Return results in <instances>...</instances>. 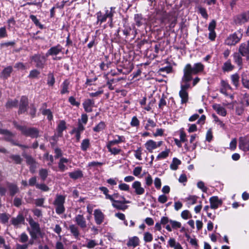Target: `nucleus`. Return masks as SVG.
Returning a JSON list of instances; mask_svg holds the SVG:
<instances>
[{
	"instance_id": "29",
	"label": "nucleus",
	"mask_w": 249,
	"mask_h": 249,
	"mask_svg": "<svg viewBox=\"0 0 249 249\" xmlns=\"http://www.w3.org/2000/svg\"><path fill=\"white\" fill-rule=\"evenodd\" d=\"M242 82L243 86L249 89V74L243 72L242 74Z\"/></svg>"
},
{
	"instance_id": "37",
	"label": "nucleus",
	"mask_w": 249,
	"mask_h": 249,
	"mask_svg": "<svg viewBox=\"0 0 249 249\" xmlns=\"http://www.w3.org/2000/svg\"><path fill=\"white\" fill-rule=\"evenodd\" d=\"M71 233L75 238H78L79 235V231L77 227L74 225H71L69 227Z\"/></svg>"
},
{
	"instance_id": "5",
	"label": "nucleus",
	"mask_w": 249,
	"mask_h": 249,
	"mask_svg": "<svg viewBox=\"0 0 249 249\" xmlns=\"http://www.w3.org/2000/svg\"><path fill=\"white\" fill-rule=\"evenodd\" d=\"M29 223L31 227L29 233L31 238L33 239H36L38 236L41 234L39 225L37 222H35L33 219H31Z\"/></svg>"
},
{
	"instance_id": "6",
	"label": "nucleus",
	"mask_w": 249,
	"mask_h": 249,
	"mask_svg": "<svg viewBox=\"0 0 249 249\" xmlns=\"http://www.w3.org/2000/svg\"><path fill=\"white\" fill-rule=\"evenodd\" d=\"M234 23L237 25H242L249 20V10L235 16L233 18Z\"/></svg>"
},
{
	"instance_id": "31",
	"label": "nucleus",
	"mask_w": 249,
	"mask_h": 249,
	"mask_svg": "<svg viewBox=\"0 0 249 249\" xmlns=\"http://www.w3.org/2000/svg\"><path fill=\"white\" fill-rule=\"evenodd\" d=\"M7 187L9 190L10 195L12 196H14L16 193L19 191V189L17 185L12 183H8Z\"/></svg>"
},
{
	"instance_id": "20",
	"label": "nucleus",
	"mask_w": 249,
	"mask_h": 249,
	"mask_svg": "<svg viewBox=\"0 0 249 249\" xmlns=\"http://www.w3.org/2000/svg\"><path fill=\"white\" fill-rule=\"evenodd\" d=\"M211 208L213 209H217L221 204L222 202L216 196H212L210 198Z\"/></svg>"
},
{
	"instance_id": "51",
	"label": "nucleus",
	"mask_w": 249,
	"mask_h": 249,
	"mask_svg": "<svg viewBox=\"0 0 249 249\" xmlns=\"http://www.w3.org/2000/svg\"><path fill=\"white\" fill-rule=\"evenodd\" d=\"M88 120V115L86 114H83L81 115V118L78 120V124H79L80 123L81 124H82L84 125L87 123Z\"/></svg>"
},
{
	"instance_id": "55",
	"label": "nucleus",
	"mask_w": 249,
	"mask_h": 249,
	"mask_svg": "<svg viewBox=\"0 0 249 249\" xmlns=\"http://www.w3.org/2000/svg\"><path fill=\"white\" fill-rule=\"evenodd\" d=\"M233 68V66L230 62H226L224 63L223 69L224 71H230Z\"/></svg>"
},
{
	"instance_id": "32",
	"label": "nucleus",
	"mask_w": 249,
	"mask_h": 249,
	"mask_svg": "<svg viewBox=\"0 0 249 249\" xmlns=\"http://www.w3.org/2000/svg\"><path fill=\"white\" fill-rule=\"evenodd\" d=\"M180 164L181 161L179 160L176 158H174L170 167L173 170H176L178 168V166Z\"/></svg>"
},
{
	"instance_id": "57",
	"label": "nucleus",
	"mask_w": 249,
	"mask_h": 249,
	"mask_svg": "<svg viewBox=\"0 0 249 249\" xmlns=\"http://www.w3.org/2000/svg\"><path fill=\"white\" fill-rule=\"evenodd\" d=\"M40 74V72L37 70H33L30 71L28 77L30 78H36Z\"/></svg>"
},
{
	"instance_id": "43",
	"label": "nucleus",
	"mask_w": 249,
	"mask_h": 249,
	"mask_svg": "<svg viewBox=\"0 0 249 249\" xmlns=\"http://www.w3.org/2000/svg\"><path fill=\"white\" fill-rule=\"evenodd\" d=\"M22 156L26 159L27 164L29 165L36 162L32 156L28 155L26 153H23Z\"/></svg>"
},
{
	"instance_id": "49",
	"label": "nucleus",
	"mask_w": 249,
	"mask_h": 249,
	"mask_svg": "<svg viewBox=\"0 0 249 249\" xmlns=\"http://www.w3.org/2000/svg\"><path fill=\"white\" fill-rule=\"evenodd\" d=\"M169 152L170 150L169 149H166V150L161 152L157 157V160H159L166 158L168 156Z\"/></svg>"
},
{
	"instance_id": "10",
	"label": "nucleus",
	"mask_w": 249,
	"mask_h": 249,
	"mask_svg": "<svg viewBox=\"0 0 249 249\" xmlns=\"http://www.w3.org/2000/svg\"><path fill=\"white\" fill-rule=\"evenodd\" d=\"M31 59L36 63V67L40 69L44 68L46 62V59L44 56L38 54H35L31 57Z\"/></svg>"
},
{
	"instance_id": "39",
	"label": "nucleus",
	"mask_w": 249,
	"mask_h": 249,
	"mask_svg": "<svg viewBox=\"0 0 249 249\" xmlns=\"http://www.w3.org/2000/svg\"><path fill=\"white\" fill-rule=\"evenodd\" d=\"M39 175L42 180L45 181L48 176V170L41 168L39 170Z\"/></svg>"
},
{
	"instance_id": "28",
	"label": "nucleus",
	"mask_w": 249,
	"mask_h": 249,
	"mask_svg": "<svg viewBox=\"0 0 249 249\" xmlns=\"http://www.w3.org/2000/svg\"><path fill=\"white\" fill-rule=\"evenodd\" d=\"M179 95L181 98V104H186L188 101L189 96L187 91L180 90L179 92Z\"/></svg>"
},
{
	"instance_id": "54",
	"label": "nucleus",
	"mask_w": 249,
	"mask_h": 249,
	"mask_svg": "<svg viewBox=\"0 0 249 249\" xmlns=\"http://www.w3.org/2000/svg\"><path fill=\"white\" fill-rule=\"evenodd\" d=\"M10 215L5 213H0V219L2 223L5 224L8 221Z\"/></svg>"
},
{
	"instance_id": "14",
	"label": "nucleus",
	"mask_w": 249,
	"mask_h": 249,
	"mask_svg": "<svg viewBox=\"0 0 249 249\" xmlns=\"http://www.w3.org/2000/svg\"><path fill=\"white\" fill-rule=\"evenodd\" d=\"M28 106V98L25 96H22L20 101L18 113L21 114L26 111Z\"/></svg>"
},
{
	"instance_id": "17",
	"label": "nucleus",
	"mask_w": 249,
	"mask_h": 249,
	"mask_svg": "<svg viewBox=\"0 0 249 249\" xmlns=\"http://www.w3.org/2000/svg\"><path fill=\"white\" fill-rule=\"evenodd\" d=\"M132 187L135 190V193L137 195H142L144 193V189L142 187L141 183L139 181H134Z\"/></svg>"
},
{
	"instance_id": "15",
	"label": "nucleus",
	"mask_w": 249,
	"mask_h": 249,
	"mask_svg": "<svg viewBox=\"0 0 249 249\" xmlns=\"http://www.w3.org/2000/svg\"><path fill=\"white\" fill-rule=\"evenodd\" d=\"M74 221L81 228L84 229L87 227V223L83 215H76L74 218Z\"/></svg>"
},
{
	"instance_id": "59",
	"label": "nucleus",
	"mask_w": 249,
	"mask_h": 249,
	"mask_svg": "<svg viewBox=\"0 0 249 249\" xmlns=\"http://www.w3.org/2000/svg\"><path fill=\"white\" fill-rule=\"evenodd\" d=\"M28 236L27 234L25 232L22 233L19 236V241L21 243H25L28 241Z\"/></svg>"
},
{
	"instance_id": "7",
	"label": "nucleus",
	"mask_w": 249,
	"mask_h": 249,
	"mask_svg": "<svg viewBox=\"0 0 249 249\" xmlns=\"http://www.w3.org/2000/svg\"><path fill=\"white\" fill-rule=\"evenodd\" d=\"M122 199L121 200H115L112 198L110 201L112 202V206L118 209L121 210H125L128 208V206L125 205V204L129 203V201L126 200L125 197H121Z\"/></svg>"
},
{
	"instance_id": "4",
	"label": "nucleus",
	"mask_w": 249,
	"mask_h": 249,
	"mask_svg": "<svg viewBox=\"0 0 249 249\" xmlns=\"http://www.w3.org/2000/svg\"><path fill=\"white\" fill-rule=\"evenodd\" d=\"M65 202V196L61 195H57L56 196L53 204L55 207V212L57 214H61L64 213L65 211L64 205Z\"/></svg>"
},
{
	"instance_id": "56",
	"label": "nucleus",
	"mask_w": 249,
	"mask_h": 249,
	"mask_svg": "<svg viewBox=\"0 0 249 249\" xmlns=\"http://www.w3.org/2000/svg\"><path fill=\"white\" fill-rule=\"evenodd\" d=\"M36 188L41 190L43 191L47 192L49 190V188L45 184H36Z\"/></svg>"
},
{
	"instance_id": "50",
	"label": "nucleus",
	"mask_w": 249,
	"mask_h": 249,
	"mask_svg": "<svg viewBox=\"0 0 249 249\" xmlns=\"http://www.w3.org/2000/svg\"><path fill=\"white\" fill-rule=\"evenodd\" d=\"M42 113L43 115L47 116L49 120H52L53 119V116L50 109H43L42 110Z\"/></svg>"
},
{
	"instance_id": "46",
	"label": "nucleus",
	"mask_w": 249,
	"mask_h": 249,
	"mask_svg": "<svg viewBox=\"0 0 249 249\" xmlns=\"http://www.w3.org/2000/svg\"><path fill=\"white\" fill-rule=\"evenodd\" d=\"M10 158L16 164H20L23 160L20 156L18 155H12L10 156Z\"/></svg>"
},
{
	"instance_id": "53",
	"label": "nucleus",
	"mask_w": 249,
	"mask_h": 249,
	"mask_svg": "<svg viewBox=\"0 0 249 249\" xmlns=\"http://www.w3.org/2000/svg\"><path fill=\"white\" fill-rule=\"evenodd\" d=\"M18 104V101L16 99L14 100H8L6 103L7 107L11 108L13 107H17Z\"/></svg>"
},
{
	"instance_id": "64",
	"label": "nucleus",
	"mask_w": 249,
	"mask_h": 249,
	"mask_svg": "<svg viewBox=\"0 0 249 249\" xmlns=\"http://www.w3.org/2000/svg\"><path fill=\"white\" fill-rule=\"evenodd\" d=\"M156 125V123L152 120L149 119L147 121V124H146L145 128L146 129L149 130V127H154Z\"/></svg>"
},
{
	"instance_id": "22",
	"label": "nucleus",
	"mask_w": 249,
	"mask_h": 249,
	"mask_svg": "<svg viewBox=\"0 0 249 249\" xmlns=\"http://www.w3.org/2000/svg\"><path fill=\"white\" fill-rule=\"evenodd\" d=\"M69 177L74 180L83 178V174L81 170L78 169L69 173Z\"/></svg>"
},
{
	"instance_id": "44",
	"label": "nucleus",
	"mask_w": 249,
	"mask_h": 249,
	"mask_svg": "<svg viewBox=\"0 0 249 249\" xmlns=\"http://www.w3.org/2000/svg\"><path fill=\"white\" fill-rule=\"evenodd\" d=\"M99 189L101 191H102L103 193V194L105 195L106 199H109L110 200L112 198V196H111V195L108 194L109 190L107 187H99Z\"/></svg>"
},
{
	"instance_id": "30",
	"label": "nucleus",
	"mask_w": 249,
	"mask_h": 249,
	"mask_svg": "<svg viewBox=\"0 0 249 249\" xmlns=\"http://www.w3.org/2000/svg\"><path fill=\"white\" fill-rule=\"evenodd\" d=\"M168 244L170 247L173 248L174 249H183L181 245L178 242H177L173 238H170L168 241Z\"/></svg>"
},
{
	"instance_id": "11",
	"label": "nucleus",
	"mask_w": 249,
	"mask_h": 249,
	"mask_svg": "<svg viewBox=\"0 0 249 249\" xmlns=\"http://www.w3.org/2000/svg\"><path fill=\"white\" fill-rule=\"evenodd\" d=\"M241 39L238 37L236 34L230 35L225 39V44L228 46H235L238 43Z\"/></svg>"
},
{
	"instance_id": "35",
	"label": "nucleus",
	"mask_w": 249,
	"mask_h": 249,
	"mask_svg": "<svg viewBox=\"0 0 249 249\" xmlns=\"http://www.w3.org/2000/svg\"><path fill=\"white\" fill-rule=\"evenodd\" d=\"M106 126L105 122L101 121L95 127L93 128V130L96 132H99L103 130Z\"/></svg>"
},
{
	"instance_id": "23",
	"label": "nucleus",
	"mask_w": 249,
	"mask_h": 249,
	"mask_svg": "<svg viewBox=\"0 0 249 249\" xmlns=\"http://www.w3.org/2000/svg\"><path fill=\"white\" fill-rule=\"evenodd\" d=\"M213 108L216 111L217 114L222 116H225L227 114L226 109L219 104H215L213 106Z\"/></svg>"
},
{
	"instance_id": "19",
	"label": "nucleus",
	"mask_w": 249,
	"mask_h": 249,
	"mask_svg": "<svg viewBox=\"0 0 249 249\" xmlns=\"http://www.w3.org/2000/svg\"><path fill=\"white\" fill-rule=\"evenodd\" d=\"M94 105V101L89 99L86 100L83 103V107L87 112H91L92 111Z\"/></svg>"
},
{
	"instance_id": "2",
	"label": "nucleus",
	"mask_w": 249,
	"mask_h": 249,
	"mask_svg": "<svg viewBox=\"0 0 249 249\" xmlns=\"http://www.w3.org/2000/svg\"><path fill=\"white\" fill-rule=\"evenodd\" d=\"M14 125L25 136L30 137L32 138H36L40 136L39 131L36 127H28L24 125H18L16 123H14Z\"/></svg>"
},
{
	"instance_id": "61",
	"label": "nucleus",
	"mask_w": 249,
	"mask_h": 249,
	"mask_svg": "<svg viewBox=\"0 0 249 249\" xmlns=\"http://www.w3.org/2000/svg\"><path fill=\"white\" fill-rule=\"evenodd\" d=\"M69 102L72 105L78 107L80 105V103L76 101L75 98L73 96H70L69 98Z\"/></svg>"
},
{
	"instance_id": "25",
	"label": "nucleus",
	"mask_w": 249,
	"mask_h": 249,
	"mask_svg": "<svg viewBox=\"0 0 249 249\" xmlns=\"http://www.w3.org/2000/svg\"><path fill=\"white\" fill-rule=\"evenodd\" d=\"M128 247L135 248L139 245V239L137 236H133L130 238L126 244Z\"/></svg>"
},
{
	"instance_id": "63",
	"label": "nucleus",
	"mask_w": 249,
	"mask_h": 249,
	"mask_svg": "<svg viewBox=\"0 0 249 249\" xmlns=\"http://www.w3.org/2000/svg\"><path fill=\"white\" fill-rule=\"evenodd\" d=\"M166 105V102L165 100V97L163 95L160 99L159 103V107L160 109H162L163 107Z\"/></svg>"
},
{
	"instance_id": "8",
	"label": "nucleus",
	"mask_w": 249,
	"mask_h": 249,
	"mask_svg": "<svg viewBox=\"0 0 249 249\" xmlns=\"http://www.w3.org/2000/svg\"><path fill=\"white\" fill-rule=\"evenodd\" d=\"M192 77L189 75L188 72H183L181 79L180 88L182 91H186L190 87L189 82L192 80Z\"/></svg>"
},
{
	"instance_id": "18",
	"label": "nucleus",
	"mask_w": 249,
	"mask_h": 249,
	"mask_svg": "<svg viewBox=\"0 0 249 249\" xmlns=\"http://www.w3.org/2000/svg\"><path fill=\"white\" fill-rule=\"evenodd\" d=\"M0 134L4 136V139L7 141L11 142L13 144L15 143L13 138L14 134L6 129H0Z\"/></svg>"
},
{
	"instance_id": "42",
	"label": "nucleus",
	"mask_w": 249,
	"mask_h": 249,
	"mask_svg": "<svg viewBox=\"0 0 249 249\" xmlns=\"http://www.w3.org/2000/svg\"><path fill=\"white\" fill-rule=\"evenodd\" d=\"M98 245V243L97 242L94 240H88L87 241V243L86 245H84V247H86L88 249H93L95 246Z\"/></svg>"
},
{
	"instance_id": "36",
	"label": "nucleus",
	"mask_w": 249,
	"mask_h": 249,
	"mask_svg": "<svg viewBox=\"0 0 249 249\" xmlns=\"http://www.w3.org/2000/svg\"><path fill=\"white\" fill-rule=\"evenodd\" d=\"M134 20L136 23V24L138 27L141 26L143 23L144 21V19L142 18L141 15L140 14H136L134 16Z\"/></svg>"
},
{
	"instance_id": "41",
	"label": "nucleus",
	"mask_w": 249,
	"mask_h": 249,
	"mask_svg": "<svg viewBox=\"0 0 249 249\" xmlns=\"http://www.w3.org/2000/svg\"><path fill=\"white\" fill-rule=\"evenodd\" d=\"M113 145H110L109 144L107 145V147L109 152L114 155L119 154L121 149L120 148H117L116 147H112Z\"/></svg>"
},
{
	"instance_id": "33",
	"label": "nucleus",
	"mask_w": 249,
	"mask_h": 249,
	"mask_svg": "<svg viewBox=\"0 0 249 249\" xmlns=\"http://www.w3.org/2000/svg\"><path fill=\"white\" fill-rule=\"evenodd\" d=\"M90 146V141L89 139H84L81 144V149L83 151H86Z\"/></svg>"
},
{
	"instance_id": "1",
	"label": "nucleus",
	"mask_w": 249,
	"mask_h": 249,
	"mask_svg": "<svg viewBox=\"0 0 249 249\" xmlns=\"http://www.w3.org/2000/svg\"><path fill=\"white\" fill-rule=\"evenodd\" d=\"M115 7H111L109 9H106L105 13H102L99 11L97 13V23H101L105 22L107 21V18H109L108 22L109 23V26L112 27L113 25V17L115 13L114 10Z\"/></svg>"
},
{
	"instance_id": "38",
	"label": "nucleus",
	"mask_w": 249,
	"mask_h": 249,
	"mask_svg": "<svg viewBox=\"0 0 249 249\" xmlns=\"http://www.w3.org/2000/svg\"><path fill=\"white\" fill-rule=\"evenodd\" d=\"M70 83L67 80H65L63 83L62 84V89L61 90V93L62 94L69 93V91L68 90L69 86Z\"/></svg>"
},
{
	"instance_id": "26",
	"label": "nucleus",
	"mask_w": 249,
	"mask_h": 249,
	"mask_svg": "<svg viewBox=\"0 0 249 249\" xmlns=\"http://www.w3.org/2000/svg\"><path fill=\"white\" fill-rule=\"evenodd\" d=\"M233 60L234 62L240 67L241 69L242 68V63H243V59L242 56H243L239 52L235 53L233 54Z\"/></svg>"
},
{
	"instance_id": "40",
	"label": "nucleus",
	"mask_w": 249,
	"mask_h": 249,
	"mask_svg": "<svg viewBox=\"0 0 249 249\" xmlns=\"http://www.w3.org/2000/svg\"><path fill=\"white\" fill-rule=\"evenodd\" d=\"M66 129V123L64 121H61L57 126L58 135L61 136L62 132Z\"/></svg>"
},
{
	"instance_id": "58",
	"label": "nucleus",
	"mask_w": 249,
	"mask_h": 249,
	"mask_svg": "<svg viewBox=\"0 0 249 249\" xmlns=\"http://www.w3.org/2000/svg\"><path fill=\"white\" fill-rule=\"evenodd\" d=\"M181 216L184 219H187L192 217V215L188 210H184L182 212Z\"/></svg>"
},
{
	"instance_id": "24",
	"label": "nucleus",
	"mask_w": 249,
	"mask_h": 249,
	"mask_svg": "<svg viewBox=\"0 0 249 249\" xmlns=\"http://www.w3.org/2000/svg\"><path fill=\"white\" fill-rule=\"evenodd\" d=\"M24 222V218L22 214H19L16 217H13L11 223L14 226H17Z\"/></svg>"
},
{
	"instance_id": "60",
	"label": "nucleus",
	"mask_w": 249,
	"mask_h": 249,
	"mask_svg": "<svg viewBox=\"0 0 249 249\" xmlns=\"http://www.w3.org/2000/svg\"><path fill=\"white\" fill-rule=\"evenodd\" d=\"M197 197L195 196H190L186 198L187 200L189 201L190 204H194L196 203Z\"/></svg>"
},
{
	"instance_id": "13",
	"label": "nucleus",
	"mask_w": 249,
	"mask_h": 249,
	"mask_svg": "<svg viewBox=\"0 0 249 249\" xmlns=\"http://www.w3.org/2000/svg\"><path fill=\"white\" fill-rule=\"evenodd\" d=\"M62 50V47L60 45L58 44L56 46H53L49 49L46 53V55L47 56L50 55H56L61 52Z\"/></svg>"
},
{
	"instance_id": "3",
	"label": "nucleus",
	"mask_w": 249,
	"mask_h": 249,
	"mask_svg": "<svg viewBox=\"0 0 249 249\" xmlns=\"http://www.w3.org/2000/svg\"><path fill=\"white\" fill-rule=\"evenodd\" d=\"M204 65L201 63H195L193 66L190 64L186 65L183 69V72H188L189 75L192 77L193 74H196L198 72H201L204 70Z\"/></svg>"
},
{
	"instance_id": "27",
	"label": "nucleus",
	"mask_w": 249,
	"mask_h": 249,
	"mask_svg": "<svg viewBox=\"0 0 249 249\" xmlns=\"http://www.w3.org/2000/svg\"><path fill=\"white\" fill-rule=\"evenodd\" d=\"M69 161L68 159L65 158H61L58 163V168L61 172H64L67 170L68 168L65 165V163H68Z\"/></svg>"
},
{
	"instance_id": "62",
	"label": "nucleus",
	"mask_w": 249,
	"mask_h": 249,
	"mask_svg": "<svg viewBox=\"0 0 249 249\" xmlns=\"http://www.w3.org/2000/svg\"><path fill=\"white\" fill-rule=\"evenodd\" d=\"M170 223L171 224L172 227L173 229L179 228L181 227V224L180 222L172 220H170Z\"/></svg>"
},
{
	"instance_id": "16",
	"label": "nucleus",
	"mask_w": 249,
	"mask_h": 249,
	"mask_svg": "<svg viewBox=\"0 0 249 249\" xmlns=\"http://www.w3.org/2000/svg\"><path fill=\"white\" fill-rule=\"evenodd\" d=\"M94 216L96 223L100 225L104 221V214L99 209H96L94 211Z\"/></svg>"
},
{
	"instance_id": "47",
	"label": "nucleus",
	"mask_w": 249,
	"mask_h": 249,
	"mask_svg": "<svg viewBox=\"0 0 249 249\" xmlns=\"http://www.w3.org/2000/svg\"><path fill=\"white\" fill-rule=\"evenodd\" d=\"M55 83V78L53 73L50 72L48 74L47 84L53 86Z\"/></svg>"
},
{
	"instance_id": "48",
	"label": "nucleus",
	"mask_w": 249,
	"mask_h": 249,
	"mask_svg": "<svg viewBox=\"0 0 249 249\" xmlns=\"http://www.w3.org/2000/svg\"><path fill=\"white\" fill-rule=\"evenodd\" d=\"M12 70L13 68L11 66H9L5 68L2 72L3 77L4 78H7L10 76V74L11 73Z\"/></svg>"
},
{
	"instance_id": "9",
	"label": "nucleus",
	"mask_w": 249,
	"mask_h": 249,
	"mask_svg": "<svg viewBox=\"0 0 249 249\" xmlns=\"http://www.w3.org/2000/svg\"><path fill=\"white\" fill-rule=\"evenodd\" d=\"M238 51L247 60H249V39L246 42L241 43Z\"/></svg>"
},
{
	"instance_id": "12",
	"label": "nucleus",
	"mask_w": 249,
	"mask_h": 249,
	"mask_svg": "<svg viewBox=\"0 0 249 249\" xmlns=\"http://www.w3.org/2000/svg\"><path fill=\"white\" fill-rule=\"evenodd\" d=\"M239 148L244 151H249V139L247 136L241 137L239 139Z\"/></svg>"
},
{
	"instance_id": "52",
	"label": "nucleus",
	"mask_w": 249,
	"mask_h": 249,
	"mask_svg": "<svg viewBox=\"0 0 249 249\" xmlns=\"http://www.w3.org/2000/svg\"><path fill=\"white\" fill-rule=\"evenodd\" d=\"M143 240L145 242H151L153 240L152 234L149 232H145L143 234Z\"/></svg>"
},
{
	"instance_id": "21",
	"label": "nucleus",
	"mask_w": 249,
	"mask_h": 249,
	"mask_svg": "<svg viewBox=\"0 0 249 249\" xmlns=\"http://www.w3.org/2000/svg\"><path fill=\"white\" fill-rule=\"evenodd\" d=\"M144 145L146 149L150 153L157 148V142L152 140L147 141Z\"/></svg>"
},
{
	"instance_id": "45",
	"label": "nucleus",
	"mask_w": 249,
	"mask_h": 249,
	"mask_svg": "<svg viewBox=\"0 0 249 249\" xmlns=\"http://www.w3.org/2000/svg\"><path fill=\"white\" fill-rule=\"evenodd\" d=\"M231 80L232 84L236 87H238L239 85V76L238 74L235 73L231 75Z\"/></svg>"
},
{
	"instance_id": "34",
	"label": "nucleus",
	"mask_w": 249,
	"mask_h": 249,
	"mask_svg": "<svg viewBox=\"0 0 249 249\" xmlns=\"http://www.w3.org/2000/svg\"><path fill=\"white\" fill-rule=\"evenodd\" d=\"M117 137H118V139L109 141L107 144H109L110 145H114L115 144L120 143L121 142H124L125 138L124 136L117 135Z\"/></svg>"
}]
</instances>
